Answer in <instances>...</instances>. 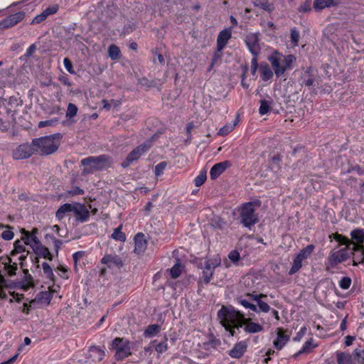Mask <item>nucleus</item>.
Listing matches in <instances>:
<instances>
[{
    "mask_svg": "<svg viewBox=\"0 0 364 364\" xmlns=\"http://www.w3.org/2000/svg\"><path fill=\"white\" fill-rule=\"evenodd\" d=\"M218 317L221 325L230 332L231 336L236 335L235 329L239 330L243 326L245 331L250 333H259L263 330L262 325L252 321L250 318H245L232 307L223 306L218 312Z\"/></svg>",
    "mask_w": 364,
    "mask_h": 364,
    "instance_id": "1",
    "label": "nucleus"
},
{
    "mask_svg": "<svg viewBox=\"0 0 364 364\" xmlns=\"http://www.w3.org/2000/svg\"><path fill=\"white\" fill-rule=\"evenodd\" d=\"M60 139V134L36 138L33 139L32 146H34V151L36 154L49 155L56 151L58 149Z\"/></svg>",
    "mask_w": 364,
    "mask_h": 364,
    "instance_id": "2",
    "label": "nucleus"
},
{
    "mask_svg": "<svg viewBox=\"0 0 364 364\" xmlns=\"http://www.w3.org/2000/svg\"><path fill=\"white\" fill-rule=\"evenodd\" d=\"M111 164L110 157L105 154L97 156H89L81 161V164L85 166L82 170V174H90L107 168L111 166Z\"/></svg>",
    "mask_w": 364,
    "mask_h": 364,
    "instance_id": "3",
    "label": "nucleus"
},
{
    "mask_svg": "<svg viewBox=\"0 0 364 364\" xmlns=\"http://www.w3.org/2000/svg\"><path fill=\"white\" fill-rule=\"evenodd\" d=\"M268 60L271 63L276 76L279 77L287 70L291 68V65L296 60V58L293 55H284L274 51L268 57Z\"/></svg>",
    "mask_w": 364,
    "mask_h": 364,
    "instance_id": "4",
    "label": "nucleus"
},
{
    "mask_svg": "<svg viewBox=\"0 0 364 364\" xmlns=\"http://www.w3.org/2000/svg\"><path fill=\"white\" fill-rule=\"evenodd\" d=\"M152 146L151 139L145 141L143 144L134 149L122 161L123 168L129 167L132 163L136 161L145 152H146Z\"/></svg>",
    "mask_w": 364,
    "mask_h": 364,
    "instance_id": "5",
    "label": "nucleus"
},
{
    "mask_svg": "<svg viewBox=\"0 0 364 364\" xmlns=\"http://www.w3.org/2000/svg\"><path fill=\"white\" fill-rule=\"evenodd\" d=\"M112 348L115 350L116 360H123L131 355L129 342L123 338H116L112 343Z\"/></svg>",
    "mask_w": 364,
    "mask_h": 364,
    "instance_id": "6",
    "label": "nucleus"
},
{
    "mask_svg": "<svg viewBox=\"0 0 364 364\" xmlns=\"http://www.w3.org/2000/svg\"><path fill=\"white\" fill-rule=\"evenodd\" d=\"M241 222L244 226L250 228L257 223V217L255 213L253 203L251 202L245 203L240 210Z\"/></svg>",
    "mask_w": 364,
    "mask_h": 364,
    "instance_id": "7",
    "label": "nucleus"
},
{
    "mask_svg": "<svg viewBox=\"0 0 364 364\" xmlns=\"http://www.w3.org/2000/svg\"><path fill=\"white\" fill-rule=\"evenodd\" d=\"M350 257L346 248H343L338 250H332L329 253L327 258V265L326 269L329 271L331 268L335 267L338 264L345 262Z\"/></svg>",
    "mask_w": 364,
    "mask_h": 364,
    "instance_id": "8",
    "label": "nucleus"
},
{
    "mask_svg": "<svg viewBox=\"0 0 364 364\" xmlns=\"http://www.w3.org/2000/svg\"><path fill=\"white\" fill-rule=\"evenodd\" d=\"M35 152L34 146L28 144L19 145L12 154V156L15 160H21L31 157Z\"/></svg>",
    "mask_w": 364,
    "mask_h": 364,
    "instance_id": "9",
    "label": "nucleus"
},
{
    "mask_svg": "<svg viewBox=\"0 0 364 364\" xmlns=\"http://www.w3.org/2000/svg\"><path fill=\"white\" fill-rule=\"evenodd\" d=\"M25 17L24 11H19L0 21V30L11 28L21 22Z\"/></svg>",
    "mask_w": 364,
    "mask_h": 364,
    "instance_id": "10",
    "label": "nucleus"
},
{
    "mask_svg": "<svg viewBox=\"0 0 364 364\" xmlns=\"http://www.w3.org/2000/svg\"><path fill=\"white\" fill-rule=\"evenodd\" d=\"M72 213L75 219L81 223H84L90 218V212L84 204L80 203H73Z\"/></svg>",
    "mask_w": 364,
    "mask_h": 364,
    "instance_id": "11",
    "label": "nucleus"
},
{
    "mask_svg": "<svg viewBox=\"0 0 364 364\" xmlns=\"http://www.w3.org/2000/svg\"><path fill=\"white\" fill-rule=\"evenodd\" d=\"M245 43L252 55H258L261 48L259 44V37L257 33H248L245 36Z\"/></svg>",
    "mask_w": 364,
    "mask_h": 364,
    "instance_id": "12",
    "label": "nucleus"
},
{
    "mask_svg": "<svg viewBox=\"0 0 364 364\" xmlns=\"http://www.w3.org/2000/svg\"><path fill=\"white\" fill-rule=\"evenodd\" d=\"M247 348V342L245 341H241L234 345L233 348L229 350L228 355L232 358L239 359L244 355Z\"/></svg>",
    "mask_w": 364,
    "mask_h": 364,
    "instance_id": "13",
    "label": "nucleus"
},
{
    "mask_svg": "<svg viewBox=\"0 0 364 364\" xmlns=\"http://www.w3.org/2000/svg\"><path fill=\"white\" fill-rule=\"evenodd\" d=\"M352 252H350L353 255V264L357 266L358 264L364 262V247L363 245H355L350 249Z\"/></svg>",
    "mask_w": 364,
    "mask_h": 364,
    "instance_id": "14",
    "label": "nucleus"
},
{
    "mask_svg": "<svg viewBox=\"0 0 364 364\" xmlns=\"http://www.w3.org/2000/svg\"><path fill=\"white\" fill-rule=\"evenodd\" d=\"M0 261H2L4 269L6 272V274L9 277H13L16 275L17 271V264L16 262H12L11 257L8 256L5 257H0Z\"/></svg>",
    "mask_w": 364,
    "mask_h": 364,
    "instance_id": "15",
    "label": "nucleus"
},
{
    "mask_svg": "<svg viewBox=\"0 0 364 364\" xmlns=\"http://www.w3.org/2000/svg\"><path fill=\"white\" fill-rule=\"evenodd\" d=\"M101 262L102 263L107 264L109 268H120L123 265L121 258L118 255H106L102 257Z\"/></svg>",
    "mask_w": 364,
    "mask_h": 364,
    "instance_id": "16",
    "label": "nucleus"
},
{
    "mask_svg": "<svg viewBox=\"0 0 364 364\" xmlns=\"http://www.w3.org/2000/svg\"><path fill=\"white\" fill-rule=\"evenodd\" d=\"M230 166V162L228 161H225L223 162H220L215 164L210 169V176L211 179L217 178L220 175H221L226 168Z\"/></svg>",
    "mask_w": 364,
    "mask_h": 364,
    "instance_id": "17",
    "label": "nucleus"
},
{
    "mask_svg": "<svg viewBox=\"0 0 364 364\" xmlns=\"http://www.w3.org/2000/svg\"><path fill=\"white\" fill-rule=\"evenodd\" d=\"M277 338L274 341V346L277 350H281L289 341L290 336L285 334L282 328L277 331Z\"/></svg>",
    "mask_w": 364,
    "mask_h": 364,
    "instance_id": "18",
    "label": "nucleus"
},
{
    "mask_svg": "<svg viewBox=\"0 0 364 364\" xmlns=\"http://www.w3.org/2000/svg\"><path fill=\"white\" fill-rule=\"evenodd\" d=\"M89 358L92 359L93 362L102 361L105 355V351L104 348H101L97 346H91L89 348Z\"/></svg>",
    "mask_w": 364,
    "mask_h": 364,
    "instance_id": "19",
    "label": "nucleus"
},
{
    "mask_svg": "<svg viewBox=\"0 0 364 364\" xmlns=\"http://www.w3.org/2000/svg\"><path fill=\"white\" fill-rule=\"evenodd\" d=\"M21 233L23 235L22 240L24 241V244L30 245L33 250L35 246L41 245L40 240L38 239L36 235H30V232L26 231L25 229H21Z\"/></svg>",
    "mask_w": 364,
    "mask_h": 364,
    "instance_id": "20",
    "label": "nucleus"
},
{
    "mask_svg": "<svg viewBox=\"0 0 364 364\" xmlns=\"http://www.w3.org/2000/svg\"><path fill=\"white\" fill-rule=\"evenodd\" d=\"M341 4V0H314V9L321 11L325 8L336 6Z\"/></svg>",
    "mask_w": 364,
    "mask_h": 364,
    "instance_id": "21",
    "label": "nucleus"
},
{
    "mask_svg": "<svg viewBox=\"0 0 364 364\" xmlns=\"http://www.w3.org/2000/svg\"><path fill=\"white\" fill-rule=\"evenodd\" d=\"M134 252L141 254L144 252L146 248L147 242L144 239V235L142 233H137L134 237Z\"/></svg>",
    "mask_w": 364,
    "mask_h": 364,
    "instance_id": "22",
    "label": "nucleus"
},
{
    "mask_svg": "<svg viewBox=\"0 0 364 364\" xmlns=\"http://www.w3.org/2000/svg\"><path fill=\"white\" fill-rule=\"evenodd\" d=\"M230 38L231 32L230 31L225 29L220 31L217 39V48H219V50H223Z\"/></svg>",
    "mask_w": 364,
    "mask_h": 364,
    "instance_id": "23",
    "label": "nucleus"
},
{
    "mask_svg": "<svg viewBox=\"0 0 364 364\" xmlns=\"http://www.w3.org/2000/svg\"><path fill=\"white\" fill-rule=\"evenodd\" d=\"M301 85L306 87H311L314 85L315 76L312 74V70L310 68H307L301 77Z\"/></svg>",
    "mask_w": 364,
    "mask_h": 364,
    "instance_id": "24",
    "label": "nucleus"
},
{
    "mask_svg": "<svg viewBox=\"0 0 364 364\" xmlns=\"http://www.w3.org/2000/svg\"><path fill=\"white\" fill-rule=\"evenodd\" d=\"M53 297V294L50 291H41L37 294L36 299L30 302V306L36 302V300L41 304H49Z\"/></svg>",
    "mask_w": 364,
    "mask_h": 364,
    "instance_id": "25",
    "label": "nucleus"
},
{
    "mask_svg": "<svg viewBox=\"0 0 364 364\" xmlns=\"http://www.w3.org/2000/svg\"><path fill=\"white\" fill-rule=\"evenodd\" d=\"M33 250L38 257L47 259L50 261L53 259V256L51 255L48 248L43 245L35 246V248Z\"/></svg>",
    "mask_w": 364,
    "mask_h": 364,
    "instance_id": "26",
    "label": "nucleus"
},
{
    "mask_svg": "<svg viewBox=\"0 0 364 364\" xmlns=\"http://www.w3.org/2000/svg\"><path fill=\"white\" fill-rule=\"evenodd\" d=\"M73 203H65L61 205L55 213V217L58 220H62L67 214L72 213Z\"/></svg>",
    "mask_w": 364,
    "mask_h": 364,
    "instance_id": "27",
    "label": "nucleus"
},
{
    "mask_svg": "<svg viewBox=\"0 0 364 364\" xmlns=\"http://www.w3.org/2000/svg\"><path fill=\"white\" fill-rule=\"evenodd\" d=\"M350 236L352 238L351 241L356 242L355 245H363L364 242V230L355 229L351 231Z\"/></svg>",
    "mask_w": 364,
    "mask_h": 364,
    "instance_id": "28",
    "label": "nucleus"
},
{
    "mask_svg": "<svg viewBox=\"0 0 364 364\" xmlns=\"http://www.w3.org/2000/svg\"><path fill=\"white\" fill-rule=\"evenodd\" d=\"M253 4L256 7H259L260 9L272 12L274 9V6L273 3L269 2L268 0H255L253 1Z\"/></svg>",
    "mask_w": 364,
    "mask_h": 364,
    "instance_id": "29",
    "label": "nucleus"
},
{
    "mask_svg": "<svg viewBox=\"0 0 364 364\" xmlns=\"http://www.w3.org/2000/svg\"><path fill=\"white\" fill-rule=\"evenodd\" d=\"M260 71L262 79L264 81H267L273 77V72L269 65L266 63L260 65Z\"/></svg>",
    "mask_w": 364,
    "mask_h": 364,
    "instance_id": "30",
    "label": "nucleus"
},
{
    "mask_svg": "<svg viewBox=\"0 0 364 364\" xmlns=\"http://www.w3.org/2000/svg\"><path fill=\"white\" fill-rule=\"evenodd\" d=\"M335 239L339 242L341 245H345L346 250H350L353 245L355 243L353 241L349 240L347 237L343 236L341 235L336 234Z\"/></svg>",
    "mask_w": 364,
    "mask_h": 364,
    "instance_id": "31",
    "label": "nucleus"
},
{
    "mask_svg": "<svg viewBox=\"0 0 364 364\" xmlns=\"http://www.w3.org/2000/svg\"><path fill=\"white\" fill-rule=\"evenodd\" d=\"M315 247L314 245H309L306 247L303 248L297 255V256L301 259L304 260L307 259L313 252Z\"/></svg>",
    "mask_w": 364,
    "mask_h": 364,
    "instance_id": "32",
    "label": "nucleus"
},
{
    "mask_svg": "<svg viewBox=\"0 0 364 364\" xmlns=\"http://www.w3.org/2000/svg\"><path fill=\"white\" fill-rule=\"evenodd\" d=\"M108 55L112 60H117L120 58L121 52L118 46L111 45L108 48Z\"/></svg>",
    "mask_w": 364,
    "mask_h": 364,
    "instance_id": "33",
    "label": "nucleus"
},
{
    "mask_svg": "<svg viewBox=\"0 0 364 364\" xmlns=\"http://www.w3.org/2000/svg\"><path fill=\"white\" fill-rule=\"evenodd\" d=\"M302 261H303V259L299 258L297 255L296 256V257L294 258V259L293 261L292 266H291V269L289 271V275L294 274L295 273H296L301 268V267H302Z\"/></svg>",
    "mask_w": 364,
    "mask_h": 364,
    "instance_id": "34",
    "label": "nucleus"
},
{
    "mask_svg": "<svg viewBox=\"0 0 364 364\" xmlns=\"http://www.w3.org/2000/svg\"><path fill=\"white\" fill-rule=\"evenodd\" d=\"M160 326L158 324L149 325L144 331V336L146 337H151L159 331Z\"/></svg>",
    "mask_w": 364,
    "mask_h": 364,
    "instance_id": "35",
    "label": "nucleus"
},
{
    "mask_svg": "<svg viewBox=\"0 0 364 364\" xmlns=\"http://www.w3.org/2000/svg\"><path fill=\"white\" fill-rule=\"evenodd\" d=\"M337 362L338 364H351V356L345 353H337Z\"/></svg>",
    "mask_w": 364,
    "mask_h": 364,
    "instance_id": "36",
    "label": "nucleus"
},
{
    "mask_svg": "<svg viewBox=\"0 0 364 364\" xmlns=\"http://www.w3.org/2000/svg\"><path fill=\"white\" fill-rule=\"evenodd\" d=\"M260 106L259 108V113L261 115L266 114L270 109V105L272 104V101H267L266 100H261L259 101Z\"/></svg>",
    "mask_w": 364,
    "mask_h": 364,
    "instance_id": "37",
    "label": "nucleus"
},
{
    "mask_svg": "<svg viewBox=\"0 0 364 364\" xmlns=\"http://www.w3.org/2000/svg\"><path fill=\"white\" fill-rule=\"evenodd\" d=\"M122 225L119 226L116 229H114V232L112 234V238L114 240L124 242L126 240V235L124 232H122Z\"/></svg>",
    "mask_w": 364,
    "mask_h": 364,
    "instance_id": "38",
    "label": "nucleus"
},
{
    "mask_svg": "<svg viewBox=\"0 0 364 364\" xmlns=\"http://www.w3.org/2000/svg\"><path fill=\"white\" fill-rule=\"evenodd\" d=\"M25 250H26V248H25L24 245L22 243V242L21 240H18L14 242V248L11 252V255L13 256V255H15L18 253H23L25 252Z\"/></svg>",
    "mask_w": 364,
    "mask_h": 364,
    "instance_id": "39",
    "label": "nucleus"
},
{
    "mask_svg": "<svg viewBox=\"0 0 364 364\" xmlns=\"http://www.w3.org/2000/svg\"><path fill=\"white\" fill-rule=\"evenodd\" d=\"M238 302L242 305L246 309H250L254 312L258 313L257 307L255 304L251 303L249 300L246 299H239Z\"/></svg>",
    "mask_w": 364,
    "mask_h": 364,
    "instance_id": "40",
    "label": "nucleus"
},
{
    "mask_svg": "<svg viewBox=\"0 0 364 364\" xmlns=\"http://www.w3.org/2000/svg\"><path fill=\"white\" fill-rule=\"evenodd\" d=\"M210 268V267H207L206 266H205L204 269L203 271V281L205 284L210 282L213 274V270H212Z\"/></svg>",
    "mask_w": 364,
    "mask_h": 364,
    "instance_id": "41",
    "label": "nucleus"
},
{
    "mask_svg": "<svg viewBox=\"0 0 364 364\" xmlns=\"http://www.w3.org/2000/svg\"><path fill=\"white\" fill-rule=\"evenodd\" d=\"M0 227L1 228H7V230H6L5 231H4L1 233L2 238L4 240H12L14 236V234L11 231V227H10L9 225H2V224L0 225Z\"/></svg>",
    "mask_w": 364,
    "mask_h": 364,
    "instance_id": "42",
    "label": "nucleus"
},
{
    "mask_svg": "<svg viewBox=\"0 0 364 364\" xmlns=\"http://www.w3.org/2000/svg\"><path fill=\"white\" fill-rule=\"evenodd\" d=\"M42 267L43 272L47 278L50 279V280H54V274L53 272V269L50 267V266L47 262H43L42 264Z\"/></svg>",
    "mask_w": 364,
    "mask_h": 364,
    "instance_id": "43",
    "label": "nucleus"
},
{
    "mask_svg": "<svg viewBox=\"0 0 364 364\" xmlns=\"http://www.w3.org/2000/svg\"><path fill=\"white\" fill-rule=\"evenodd\" d=\"M207 178L206 171H201L199 175L194 179L195 186L197 187L200 186L205 181Z\"/></svg>",
    "mask_w": 364,
    "mask_h": 364,
    "instance_id": "44",
    "label": "nucleus"
},
{
    "mask_svg": "<svg viewBox=\"0 0 364 364\" xmlns=\"http://www.w3.org/2000/svg\"><path fill=\"white\" fill-rule=\"evenodd\" d=\"M300 38V35L299 31H297L295 28L291 29L290 38L291 42L293 47H296L299 44V40Z\"/></svg>",
    "mask_w": 364,
    "mask_h": 364,
    "instance_id": "45",
    "label": "nucleus"
},
{
    "mask_svg": "<svg viewBox=\"0 0 364 364\" xmlns=\"http://www.w3.org/2000/svg\"><path fill=\"white\" fill-rule=\"evenodd\" d=\"M256 306L257 307L258 312L267 313L271 309L269 305L267 303H266L265 301H263L262 300V299L257 302Z\"/></svg>",
    "mask_w": 364,
    "mask_h": 364,
    "instance_id": "46",
    "label": "nucleus"
},
{
    "mask_svg": "<svg viewBox=\"0 0 364 364\" xmlns=\"http://www.w3.org/2000/svg\"><path fill=\"white\" fill-rule=\"evenodd\" d=\"M77 107L73 103H69L66 112V117L72 118L77 114Z\"/></svg>",
    "mask_w": 364,
    "mask_h": 364,
    "instance_id": "47",
    "label": "nucleus"
},
{
    "mask_svg": "<svg viewBox=\"0 0 364 364\" xmlns=\"http://www.w3.org/2000/svg\"><path fill=\"white\" fill-rule=\"evenodd\" d=\"M170 273L173 279L178 278L181 273V266L180 263H176L171 269Z\"/></svg>",
    "mask_w": 364,
    "mask_h": 364,
    "instance_id": "48",
    "label": "nucleus"
},
{
    "mask_svg": "<svg viewBox=\"0 0 364 364\" xmlns=\"http://www.w3.org/2000/svg\"><path fill=\"white\" fill-rule=\"evenodd\" d=\"M167 166V162L162 161L158 164L154 168V173L156 176H159L163 174L164 169Z\"/></svg>",
    "mask_w": 364,
    "mask_h": 364,
    "instance_id": "49",
    "label": "nucleus"
},
{
    "mask_svg": "<svg viewBox=\"0 0 364 364\" xmlns=\"http://www.w3.org/2000/svg\"><path fill=\"white\" fill-rule=\"evenodd\" d=\"M222 50H219V48H217V50L215 52V53H214V55L213 56V58H212V60H211V63H210V68L208 69L209 70H210L213 68L214 65L222 57Z\"/></svg>",
    "mask_w": 364,
    "mask_h": 364,
    "instance_id": "50",
    "label": "nucleus"
},
{
    "mask_svg": "<svg viewBox=\"0 0 364 364\" xmlns=\"http://www.w3.org/2000/svg\"><path fill=\"white\" fill-rule=\"evenodd\" d=\"M46 238L50 237L51 239V240L53 242V245H54V248H55V251L56 255H58L59 250L60 249V247L63 245V242L61 240H60L56 239L55 237L50 236V235H46Z\"/></svg>",
    "mask_w": 364,
    "mask_h": 364,
    "instance_id": "51",
    "label": "nucleus"
},
{
    "mask_svg": "<svg viewBox=\"0 0 364 364\" xmlns=\"http://www.w3.org/2000/svg\"><path fill=\"white\" fill-rule=\"evenodd\" d=\"M220 341L216 338H213L210 340L208 342L204 343V345L206 346L205 348L208 350H209L210 348H216L219 346H220Z\"/></svg>",
    "mask_w": 364,
    "mask_h": 364,
    "instance_id": "52",
    "label": "nucleus"
},
{
    "mask_svg": "<svg viewBox=\"0 0 364 364\" xmlns=\"http://www.w3.org/2000/svg\"><path fill=\"white\" fill-rule=\"evenodd\" d=\"M167 340H168L167 338H165L164 341L163 342H161L156 346L155 350L159 353H162L167 350V349H168Z\"/></svg>",
    "mask_w": 364,
    "mask_h": 364,
    "instance_id": "53",
    "label": "nucleus"
},
{
    "mask_svg": "<svg viewBox=\"0 0 364 364\" xmlns=\"http://www.w3.org/2000/svg\"><path fill=\"white\" fill-rule=\"evenodd\" d=\"M351 284V279L348 277H343L339 282V286L343 289H348Z\"/></svg>",
    "mask_w": 364,
    "mask_h": 364,
    "instance_id": "54",
    "label": "nucleus"
},
{
    "mask_svg": "<svg viewBox=\"0 0 364 364\" xmlns=\"http://www.w3.org/2000/svg\"><path fill=\"white\" fill-rule=\"evenodd\" d=\"M311 346H312L311 340H309V341H306L305 343L304 344L303 347L301 348V349L299 351H298L294 355V356L298 357L301 353H308L309 351V349Z\"/></svg>",
    "mask_w": 364,
    "mask_h": 364,
    "instance_id": "55",
    "label": "nucleus"
},
{
    "mask_svg": "<svg viewBox=\"0 0 364 364\" xmlns=\"http://www.w3.org/2000/svg\"><path fill=\"white\" fill-rule=\"evenodd\" d=\"M311 0H306L303 4H301L298 11L299 12H309L311 10Z\"/></svg>",
    "mask_w": 364,
    "mask_h": 364,
    "instance_id": "56",
    "label": "nucleus"
},
{
    "mask_svg": "<svg viewBox=\"0 0 364 364\" xmlns=\"http://www.w3.org/2000/svg\"><path fill=\"white\" fill-rule=\"evenodd\" d=\"M354 353L358 364H364V348L363 350L355 349Z\"/></svg>",
    "mask_w": 364,
    "mask_h": 364,
    "instance_id": "57",
    "label": "nucleus"
},
{
    "mask_svg": "<svg viewBox=\"0 0 364 364\" xmlns=\"http://www.w3.org/2000/svg\"><path fill=\"white\" fill-rule=\"evenodd\" d=\"M63 65L68 73H70L71 74L75 73V70L73 67V63L69 58H64Z\"/></svg>",
    "mask_w": 364,
    "mask_h": 364,
    "instance_id": "58",
    "label": "nucleus"
},
{
    "mask_svg": "<svg viewBox=\"0 0 364 364\" xmlns=\"http://www.w3.org/2000/svg\"><path fill=\"white\" fill-rule=\"evenodd\" d=\"M57 122H58L57 119H52L46 120V121H41L38 123V127L41 128V127H48V126H53Z\"/></svg>",
    "mask_w": 364,
    "mask_h": 364,
    "instance_id": "59",
    "label": "nucleus"
},
{
    "mask_svg": "<svg viewBox=\"0 0 364 364\" xmlns=\"http://www.w3.org/2000/svg\"><path fill=\"white\" fill-rule=\"evenodd\" d=\"M246 296L249 297L250 299L256 301V303L262 298H267V295H265V294H254V293H252V294L248 293L246 294Z\"/></svg>",
    "mask_w": 364,
    "mask_h": 364,
    "instance_id": "60",
    "label": "nucleus"
},
{
    "mask_svg": "<svg viewBox=\"0 0 364 364\" xmlns=\"http://www.w3.org/2000/svg\"><path fill=\"white\" fill-rule=\"evenodd\" d=\"M58 10V5H53L51 6H49L46 8L43 13L45 15L48 17L49 15L55 14Z\"/></svg>",
    "mask_w": 364,
    "mask_h": 364,
    "instance_id": "61",
    "label": "nucleus"
},
{
    "mask_svg": "<svg viewBox=\"0 0 364 364\" xmlns=\"http://www.w3.org/2000/svg\"><path fill=\"white\" fill-rule=\"evenodd\" d=\"M220 263V260L218 259H210L205 262V266L210 267L212 270L214 271L215 268L218 267Z\"/></svg>",
    "mask_w": 364,
    "mask_h": 364,
    "instance_id": "62",
    "label": "nucleus"
},
{
    "mask_svg": "<svg viewBox=\"0 0 364 364\" xmlns=\"http://www.w3.org/2000/svg\"><path fill=\"white\" fill-rule=\"evenodd\" d=\"M139 83L143 86H146L147 87H154L155 85V82L154 81H149L147 78L146 77H141L140 79H139Z\"/></svg>",
    "mask_w": 364,
    "mask_h": 364,
    "instance_id": "63",
    "label": "nucleus"
},
{
    "mask_svg": "<svg viewBox=\"0 0 364 364\" xmlns=\"http://www.w3.org/2000/svg\"><path fill=\"white\" fill-rule=\"evenodd\" d=\"M228 257L232 262L235 263L239 261L240 256L237 251L232 250L229 253Z\"/></svg>",
    "mask_w": 364,
    "mask_h": 364,
    "instance_id": "64",
    "label": "nucleus"
}]
</instances>
